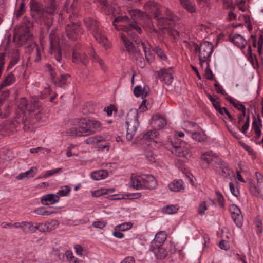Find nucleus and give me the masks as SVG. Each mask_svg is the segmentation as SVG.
Instances as JSON below:
<instances>
[{
  "mask_svg": "<svg viewBox=\"0 0 263 263\" xmlns=\"http://www.w3.org/2000/svg\"><path fill=\"white\" fill-rule=\"evenodd\" d=\"M131 15H134V21H130L126 16H118L115 18L112 24L117 30H122L124 33H120V39L122 41L125 50L130 54L133 55L136 61V64L139 67L143 68L145 66V61L141 53L140 49L138 45H136L134 41L129 37L133 34L132 30H135L138 33H141L142 30L135 22L136 18L146 17L147 15L143 12L136 9L130 13Z\"/></svg>",
  "mask_w": 263,
  "mask_h": 263,
  "instance_id": "obj_1",
  "label": "nucleus"
},
{
  "mask_svg": "<svg viewBox=\"0 0 263 263\" xmlns=\"http://www.w3.org/2000/svg\"><path fill=\"white\" fill-rule=\"evenodd\" d=\"M144 9L153 13L154 17L157 19L158 25L160 28L163 26L171 25L176 20L175 14L167 8H165V17L161 16L162 7L154 1L147 2L144 6Z\"/></svg>",
  "mask_w": 263,
  "mask_h": 263,
  "instance_id": "obj_2",
  "label": "nucleus"
},
{
  "mask_svg": "<svg viewBox=\"0 0 263 263\" xmlns=\"http://www.w3.org/2000/svg\"><path fill=\"white\" fill-rule=\"evenodd\" d=\"M84 25L88 31L95 40L104 47H108V40L105 37L100 27V23L96 20L90 17L84 20Z\"/></svg>",
  "mask_w": 263,
  "mask_h": 263,
  "instance_id": "obj_3",
  "label": "nucleus"
},
{
  "mask_svg": "<svg viewBox=\"0 0 263 263\" xmlns=\"http://www.w3.org/2000/svg\"><path fill=\"white\" fill-rule=\"evenodd\" d=\"M130 184L133 188L140 189H154L157 185L155 177L149 174H141L137 176H131Z\"/></svg>",
  "mask_w": 263,
  "mask_h": 263,
  "instance_id": "obj_4",
  "label": "nucleus"
},
{
  "mask_svg": "<svg viewBox=\"0 0 263 263\" xmlns=\"http://www.w3.org/2000/svg\"><path fill=\"white\" fill-rule=\"evenodd\" d=\"M22 123L15 119L13 121H6L0 125V134L3 135H9L13 130H18V127L22 126L25 131L31 129V121L27 118L22 119Z\"/></svg>",
  "mask_w": 263,
  "mask_h": 263,
  "instance_id": "obj_5",
  "label": "nucleus"
},
{
  "mask_svg": "<svg viewBox=\"0 0 263 263\" xmlns=\"http://www.w3.org/2000/svg\"><path fill=\"white\" fill-rule=\"evenodd\" d=\"M138 117V110L135 109H130L127 114L126 121V138L128 141H130L134 138L139 125Z\"/></svg>",
  "mask_w": 263,
  "mask_h": 263,
  "instance_id": "obj_6",
  "label": "nucleus"
},
{
  "mask_svg": "<svg viewBox=\"0 0 263 263\" xmlns=\"http://www.w3.org/2000/svg\"><path fill=\"white\" fill-rule=\"evenodd\" d=\"M88 119L82 118L79 120L77 126L69 128L67 133L71 136H87L91 135Z\"/></svg>",
  "mask_w": 263,
  "mask_h": 263,
  "instance_id": "obj_7",
  "label": "nucleus"
},
{
  "mask_svg": "<svg viewBox=\"0 0 263 263\" xmlns=\"http://www.w3.org/2000/svg\"><path fill=\"white\" fill-rule=\"evenodd\" d=\"M195 46V50L196 52H198L200 63L207 62L209 66L210 58L214 50L213 44L210 42L205 41L202 42L200 46L197 44Z\"/></svg>",
  "mask_w": 263,
  "mask_h": 263,
  "instance_id": "obj_8",
  "label": "nucleus"
},
{
  "mask_svg": "<svg viewBox=\"0 0 263 263\" xmlns=\"http://www.w3.org/2000/svg\"><path fill=\"white\" fill-rule=\"evenodd\" d=\"M83 29L78 22H71L66 27L67 36L71 40L77 39L83 34Z\"/></svg>",
  "mask_w": 263,
  "mask_h": 263,
  "instance_id": "obj_9",
  "label": "nucleus"
},
{
  "mask_svg": "<svg viewBox=\"0 0 263 263\" xmlns=\"http://www.w3.org/2000/svg\"><path fill=\"white\" fill-rule=\"evenodd\" d=\"M72 61L76 63H80L84 66H86L89 62V59L86 53L80 50L79 44L76 45L73 48Z\"/></svg>",
  "mask_w": 263,
  "mask_h": 263,
  "instance_id": "obj_10",
  "label": "nucleus"
},
{
  "mask_svg": "<svg viewBox=\"0 0 263 263\" xmlns=\"http://www.w3.org/2000/svg\"><path fill=\"white\" fill-rule=\"evenodd\" d=\"M14 40L21 46L31 42L32 40V35L29 31L28 29L26 28L23 31H19L18 32L15 33Z\"/></svg>",
  "mask_w": 263,
  "mask_h": 263,
  "instance_id": "obj_11",
  "label": "nucleus"
},
{
  "mask_svg": "<svg viewBox=\"0 0 263 263\" xmlns=\"http://www.w3.org/2000/svg\"><path fill=\"white\" fill-rule=\"evenodd\" d=\"M214 170L221 176L229 178L232 174V171L230 169L228 165L221 159L220 162L214 166Z\"/></svg>",
  "mask_w": 263,
  "mask_h": 263,
  "instance_id": "obj_12",
  "label": "nucleus"
},
{
  "mask_svg": "<svg viewBox=\"0 0 263 263\" xmlns=\"http://www.w3.org/2000/svg\"><path fill=\"white\" fill-rule=\"evenodd\" d=\"M190 145H186L185 146H183L178 144H175L172 142V147L170 151L172 153L176 155L178 157H186L190 153Z\"/></svg>",
  "mask_w": 263,
  "mask_h": 263,
  "instance_id": "obj_13",
  "label": "nucleus"
},
{
  "mask_svg": "<svg viewBox=\"0 0 263 263\" xmlns=\"http://www.w3.org/2000/svg\"><path fill=\"white\" fill-rule=\"evenodd\" d=\"M78 9V0H67L65 3L64 10L69 13V17L73 21L71 13L74 16L77 14Z\"/></svg>",
  "mask_w": 263,
  "mask_h": 263,
  "instance_id": "obj_14",
  "label": "nucleus"
},
{
  "mask_svg": "<svg viewBox=\"0 0 263 263\" xmlns=\"http://www.w3.org/2000/svg\"><path fill=\"white\" fill-rule=\"evenodd\" d=\"M191 126L195 128L199 129V131L192 132V137L195 140L199 142H204L207 138V136L203 130L195 123H190Z\"/></svg>",
  "mask_w": 263,
  "mask_h": 263,
  "instance_id": "obj_15",
  "label": "nucleus"
},
{
  "mask_svg": "<svg viewBox=\"0 0 263 263\" xmlns=\"http://www.w3.org/2000/svg\"><path fill=\"white\" fill-rule=\"evenodd\" d=\"M90 3H95L98 2L106 9H107L114 16L118 14L120 11V7L115 3H112L110 5H108L106 0H88Z\"/></svg>",
  "mask_w": 263,
  "mask_h": 263,
  "instance_id": "obj_16",
  "label": "nucleus"
},
{
  "mask_svg": "<svg viewBox=\"0 0 263 263\" xmlns=\"http://www.w3.org/2000/svg\"><path fill=\"white\" fill-rule=\"evenodd\" d=\"M233 211L231 212V216L236 226L240 228L242 226L243 216L240 209L236 205L232 206Z\"/></svg>",
  "mask_w": 263,
  "mask_h": 263,
  "instance_id": "obj_17",
  "label": "nucleus"
},
{
  "mask_svg": "<svg viewBox=\"0 0 263 263\" xmlns=\"http://www.w3.org/2000/svg\"><path fill=\"white\" fill-rule=\"evenodd\" d=\"M135 45L139 46V48H142L145 53V57L146 60L149 62H151L154 60V56L151 51H149V49L147 50L146 44L141 42L139 39L135 37L134 36H132V39Z\"/></svg>",
  "mask_w": 263,
  "mask_h": 263,
  "instance_id": "obj_18",
  "label": "nucleus"
},
{
  "mask_svg": "<svg viewBox=\"0 0 263 263\" xmlns=\"http://www.w3.org/2000/svg\"><path fill=\"white\" fill-rule=\"evenodd\" d=\"M34 49H35L36 51V58L34 59V61L37 62L41 59L42 47L37 46L36 43L32 42V40L31 42H29L25 47V50L27 53L30 54Z\"/></svg>",
  "mask_w": 263,
  "mask_h": 263,
  "instance_id": "obj_19",
  "label": "nucleus"
},
{
  "mask_svg": "<svg viewBox=\"0 0 263 263\" xmlns=\"http://www.w3.org/2000/svg\"><path fill=\"white\" fill-rule=\"evenodd\" d=\"M200 158L208 165L209 164L210 162H213L214 163L215 165H216L217 163L220 162V160L221 159V158L215 155L211 151L206 152L202 154L201 155Z\"/></svg>",
  "mask_w": 263,
  "mask_h": 263,
  "instance_id": "obj_20",
  "label": "nucleus"
},
{
  "mask_svg": "<svg viewBox=\"0 0 263 263\" xmlns=\"http://www.w3.org/2000/svg\"><path fill=\"white\" fill-rule=\"evenodd\" d=\"M151 124L157 129H161L166 125V121L160 115L156 114L152 117Z\"/></svg>",
  "mask_w": 263,
  "mask_h": 263,
  "instance_id": "obj_21",
  "label": "nucleus"
},
{
  "mask_svg": "<svg viewBox=\"0 0 263 263\" xmlns=\"http://www.w3.org/2000/svg\"><path fill=\"white\" fill-rule=\"evenodd\" d=\"M157 78L162 79L166 84L170 85L173 80V76L168 69H161L157 72Z\"/></svg>",
  "mask_w": 263,
  "mask_h": 263,
  "instance_id": "obj_22",
  "label": "nucleus"
},
{
  "mask_svg": "<svg viewBox=\"0 0 263 263\" xmlns=\"http://www.w3.org/2000/svg\"><path fill=\"white\" fill-rule=\"evenodd\" d=\"M59 196L54 194H50L43 196L41 198V203L43 205H50L59 201Z\"/></svg>",
  "mask_w": 263,
  "mask_h": 263,
  "instance_id": "obj_23",
  "label": "nucleus"
},
{
  "mask_svg": "<svg viewBox=\"0 0 263 263\" xmlns=\"http://www.w3.org/2000/svg\"><path fill=\"white\" fill-rule=\"evenodd\" d=\"M89 54L91 61L93 63H98L100 66L101 69L103 71H105L106 69L105 64L103 60L97 54L93 48H91L90 49Z\"/></svg>",
  "mask_w": 263,
  "mask_h": 263,
  "instance_id": "obj_24",
  "label": "nucleus"
},
{
  "mask_svg": "<svg viewBox=\"0 0 263 263\" xmlns=\"http://www.w3.org/2000/svg\"><path fill=\"white\" fill-rule=\"evenodd\" d=\"M150 250L153 251L157 259H161L167 255L166 250L161 246L151 245Z\"/></svg>",
  "mask_w": 263,
  "mask_h": 263,
  "instance_id": "obj_25",
  "label": "nucleus"
},
{
  "mask_svg": "<svg viewBox=\"0 0 263 263\" xmlns=\"http://www.w3.org/2000/svg\"><path fill=\"white\" fill-rule=\"evenodd\" d=\"M70 76L67 73H61L53 82L55 86L65 88L69 83Z\"/></svg>",
  "mask_w": 263,
  "mask_h": 263,
  "instance_id": "obj_26",
  "label": "nucleus"
},
{
  "mask_svg": "<svg viewBox=\"0 0 263 263\" xmlns=\"http://www.w3.org/2000/svg\"><path fill=\"white\" fill-rule=\"evenodd\" d=\"M230 41L235 46L241 49L245 48L247 44V42L245 39L239 34H235L232 37L230 38Z\"/></svg>",
  "mask_w": 263,
  "mask_h": 263,
  "instance_id": "obj_27",
  "label": "nucleus"
},
{
  "mask_svg": "<svg viewBox=\"0 0 263 263\" xmlns=\"http://www.w3.org/2000/svg\"><path fill=\"white\" fill-rule=\"evenodd\" d=\"M16 81V79L12 72H9L6 76H4V80L0 84V92L5 87L10 86Z\"/></svg>",
  "mask_w": 263,
  "mask_h": 263,
  "instance_id": "obj_28",
  "label": "nucleus"
},
{
  "mask_svg": "<svg viewBox=\"0 0 263 263\" xmlns=\"http://www.w3.org/2000/svg\"><path fill=\"white\" fill-rule=\"evenodd\" d=\"M180 5L186 11L191 13L196 12L195 3L191 0H179Z\"/></svg>",
  "mask_w": 263,
  "mask_h": 263,
  "instance_id": "obj_29",
  "label": "nucleus"
},
{
  "mask_svg": "<svg viewBox=\"0 0 263 263\" xmlns=\"http://www.w3.org/2000/svg\"><path fill=\"white\" fill-rule=\"evenodd\" d=\"M167 237V234L165 231H160L158 232L151 242V245H158L159 246L165 241Z\"/></svg>",
  "mask_w": 263,
  "mask_h": 263,
  "instance_id": "obj_30",
  "label": "nucleus"
},
{
  "mask_svg": "<svg viewBox=\"0 0 263 263\" xmlns=\"http://www.w3.org/2000/svg\"><path fill=\"white\" fill-rule=\"evenodd\" d=\"M49 42L50 49H57L60 47L59 39L58 37L57 30H52L49 35Z\"/></svg>",
  "mask_w": 263,
  "mask_h": 263,
  "instance_id": "obj_31",
  "label": "nucleus"
},
{
  "mask_svg": "<svg viewBox=\"0 0 263 263\" xmlns=\"http://www.w3.org/2000/svg\"><path fill=\"white\" fill-rule=\"evenodd\" d=\"M250 191L252 195L259 197L263 200V185L260 184L256 186L251 183L250 185Z\"/></svg>",
  "mask_w": 263,
  "mask_h": 263,
  "instance_id": "obj_32",
  "label": "nucleus"
},
{
  "mask_svg": "<svg viewBox=\"0 0 263 263\" xmlns=\"http://www.w3.org/2000/svg\"><path fill=\"white\" fill-rule=\"evenodd\" d=\"M182 180H174L169 185V189L173 192H180L184 189Z\"/></svg>",
  "mask_w": 263,
  "mask_h": 263,
  "instance_id": "obj_33",
  "label": "nucleus"
},
{
  "mask_svg": "<svg viewBox=\"0 0 263 263\" xmlns=\"http://www.w3.org/2000/svg\"><path fill=\"white\" fill-rule=\"evenodd\" d=\"M89 126L91 129V135L94 134L96 132L100 131L102 129V124L101 123L93 119H88Z\"/></svg>",
  "mask_w": 263,
  "mask_h": 263,
  "instance_id": "obj_34",
  "label": "nucleus"
},
{
  "mask_svg": "<svg viewBox=\"0 0 263 263\" xmlns=\"http://www.w3.org/2000/svg\"><path fill=\"white\" fill-rule=\"evenodd\" d=\"M108 175L107 171L101 170L92 172L91 174V177L95 180H99L106 178Z\"/></svg>",
  "mask_w": 263,
  "mask_h": 263,
  "instance_id": "obj_35",
  "label": "nucleus"
},
{
  "mask_svg": "<svg viewBox=\"0 0 263 263\" xmlns=\"http://www.w3.org/2000/svg\"><path fill=\"white\" fill-rule=\"evenodd\" d=\"M41 106V103L35 99H31L28 103L27 111L34 112L38 110Z\"/></svg>",
  "mask_w": 263,
  "mask_h": 263,
  "instance_id": "obj_36",
  "label": "nucleus"
},
{
  "mask_svg": "<svg viewBox=\"0 0 263 263\" xmlns=\"http://www.w3.org/2000/svg\"><path fill=\"white\" fill-rule=\"evenodd\" d=\"M147 93L145 87L142 88L140 86H136L134 89V94L136 97L141 96L143 99L146 97Z\"/></svg>",
  "mask_w": 263,
  "mask_h": 263,
  "instance_id": "obj_37",
  "label": "nucleus"
},
{
  "mask_svg": "<svg viewBox=\"0 0 263 263\" xmlns=\"http://www.w3.org/2000/svg\"><path fill=\"white\" fill-rule=\"evenodd\" d=\"M18 108L23 112L25 113V110L27 111L28 103L25 98H21L18 101Z\"/></svg>",
  "mask_w": 263,
  "mask_h": 263,
  "instance_id": "obj_38",
  "label": "nucleus"
},
{
  "mask_svg": "<svg viewBox=\"0 0 263 263\" xmlns=\"http://www.w3.org/2000/svg\"><path fill=\"white\" fill-rule=\"evenodd\" d=\"M153 51L155 53L157 54V55L160 58V59L162 61H166L167 60V56L162 50L161 48H160L158 46L155 47L153 49Z\"/></svg>",
  "mask_w": 263,
  "mask_h": 263,
  "instance_id": "obj_39",
  "label": "nucleus"
},
{
  "mask_svg": "<svg viewBox=\"0 0 263 263\" xmlns=\"http://www.w3.org/2000/svg\"><path fill=\"white\" fill-rule=\"evenodd\" d=\"M163 212L167 214H173L176 213L178 208L174 205H170L163 208Z\"/></svg>",
  "mask_w": 263,
  "mask_h": 263,
  "instance_id": "obj_40",
  "label": "nucleus"
},
{
  "mask_svg": "<svg viewBox=\"0 0 263 263\" xmlns=\"http://www.w3.org/2000/svg\"><path fill=\"white\" fill-rule=\"evenodd\" d=\"M32 224L33 223L23 221V231L25 233H32L33 230V228H32Z\"/></svg>",
  "mask_w": 263,
  "mask_h": 263,
  "instance_id": "obj_41",
  "label": "nucleus"
},
{
  "mask_svg": "<svg viewBox=\"0 0 263 263\" xmlns=\"http://www.w3.org/2000/svg\"><path fill=\"white\" fill-rule=\"evenodd\" d=\"M46 70L49 73L50 78L53 83L55 81L57 78L56 74L51 65L49 64H47L46 66Z\"/></svg>",
  "mask_w": 263,
  "mask_h": 263,
  "instance_id": "obj_42",
  "label": "nucleus"
},
{
  "mask_svg": "<svg viewBox=\"0 0 263 263\" xmlns=\"http://www.w3.org/2000/svg\"><path fill=\"white\" fill-rule=\"evenodd\" d=\"M52 54L54 55V57L57 62L61 63L62 62V55L60 47L57 49H50Z\"/></svg>",
  "mask_w": 263,
  "mask_h": 263,
  "instance_id": "obj_43",
  "label": "nucleus"
},
{
  "mask_svg": "<svg viewBox=\"0 0 263 263\" xmlns=\"http://www.w3.org/2000/svg\"><path fill=\"white\" fill-rule=\"evenodd\" d=\"M133 224L131 222L123 223L116 227L115 230L118 229L119 231H124L129 230L132 228Z\"/></svg>",
  "mask_w": 263,
  "mask_h": 263,
  "instance_id": "obj_44",
  "label": "nucleus"
},
{
  "mask_svg": "<svg viewBox=\"0 0 263 263\" xmlns=\"http://www.w3.org/2000/svg\"><path fill=\"white\" fill-rule=\"evenodd\" d=\"M71 191V188L67 185L62 187L61 190L58 191L57 194L58 196H67L69 195Z\"/></svg>",
  "mask_w": 263,
  "mask_h": 263,
  "instance_id": "obj_45",
  "label": "nucleus"
},
{
  "mask_svg": "<svg viewBox=\"0 0 263 263\" xmlns=\"http://www.w3.org/2000/svg\"><path fill=\"white\" fill-rule=\"evenodd\" d=\"M30 10L34 14L39 13L40 11L39 4L33 0H31L30 1Z\"/></svg>",
  "mask_w": 263,
  "mask_h": 263,
  "instance_id": "obj_46",
  "label": "nucleus"
},
{
  "mask_svg": "<svg viewBox=\"0 0 263 263\" xmlns=\"http://www.w3.org/2000/svg\"><path fill=\"white\" fill-rule=\"evenodd\" d=\"M25 12V5L22 3L19 6V8L14 12V17L18 19L21 17Z\"/></svg>",
  "mask_w": 263,
  "mask_h": 263,
  "instance_id": "obj_47",
  "label": "nucleus"
},
{
  "mask_svg": "<svg viewBox=\"0 0 263 263\" xmlns=\"http://www.w3.org/2000/svg\"><path fill=\"white\" fill-rule=\"evenodd\" d=\"M37 168L36 167L33 166L31 167L29 170L25 172H23V173L26 178H31L35 176Z\"/></svg>",
  "mask_w": 263,
  "mask_h": 263,
  "instance_id": "obj_48",
  "label": "nucleus"
},
{
  "mask_svg": "<svg viewBox=\"0 0 263 263\" xmlns=\"http://www.w3.org/2000/svg\"><path fill=\"white\" fill-rule=\"evenodd\" d=\"M35 212L37 214L41 215H49L54 213L52 211L46 210L44 207L37 209Z\"/></svg>",
  "mask_w": 263,
  "mask_h": 263,
  "instance_id": "obj_49",
  "label": "nucleus"
},
{
  "mask_svg": "<svg viewBox=\"0 0 263 263\" xmlns=\"http://www.w3.org/2000/svg\"><path fill=\"white\" fill-rule=\"evenodd\" d=\"M59 172H62V168H58L52 169L51 170H48V171H46V173L43 175V177L44 178H46V177H47L49 176H53V175L57 174Z\"/></svg>",
  "mask_w": 263,
  "mask_h": 263,
  "instance_id": "obj_50",
  "label": "nucleus"
},
{
  "mask_svg": "<svg viewBox=\"0 0 263 263\" xmlns=\"http://www.w3.org/2000/svg\"><path fill=\"white\" fill-rule=\"evenodd\" d=\"M163 28H161V29H165L167 32L172 35L174 38H176L179 36V32L176 30L175 29L171 27H166V26H163Z\"/></svg>",
  "mask_w": 263,
  "mask_h": 263,
  "instance_id": "obj_51",
  "label": "nucleus"
},
{
  "mask_svg": "<svg viewBox=\"0 0 263 263\" xmlns=\"http://www.w3.org/2000/svg\"><path fill=\"white\" fill-rule=\"evenodd\" d=\"M250 125V116L249 115H247L246 121L242 126L241 128L240 129L239 127L238 128L243 134H245L246 131L248 129Z\"/></svg>",
  "mask_w": 263,
  "mask_h": 263,
  "instance_id": "obj_52",
  "label": "nucleus"
},
{
  "mask_svg": "<svg viewBox=\"0 0 263 263\" xmlns=\"http://www.w3.org/2000/svg\"><path fill=\"white\" fill-rule=\"evenodd\" d=\"M207 210V206L205 201L202 202L199 206L198 213L200 215H203L205 213V211Z\"/></svg>",
  "mask_w": 263,
  "mask_h": 263,
  "instance_id": "obj_53",
  "label": "nucleus"
},
{
  "mask_svg": "<svg viewBox=\"0 0 263 263\" xmlns=\"http://www.w3.org/2000/svg\"><path fill=\"white\" fill-rule=\"evenodd\" d=\"M65 255L70 263L77 262V259L73 256L72 253L71 251H67L65 253Z\"/></svg>",
  "mask_w": 263,
  "mask_h": 263,
  "instance_id": "obj_54",
  "label": "nucleus"
},
{
  "mask_svg": "<svg viewBox=\"0 0 263 263\" xmlns=\"http://www.w3.org/2000/svg\"><path fill=\"white\" fill-rule=\"evenodd\" d=\"M145 156L146 159L151 162L153 163L156 162L155 156L153 155L152 151H147L145 154Z\"/></svg>",
  "mask_w": 263,
  "mask_h": 263,
  "instance_id": "obj_55",
  "label": "nucleus"
},
{
  "mask_svg": "<svg viewBox=\"0 0 263 263\" xmlns=\"http://www.w3.org/2000/svg\"><path fill=\"white\" fill-rule=\"evenodd\" d=\"M156 136V132H153L152 130L148 131L145 133L143 138L145 139L152 140Z\"/></svg>",
  "mask_w": 263,
  "mask_h": 263,
  "instance_id": "obj_56",
  "label": "nucleus"
},
{
  "mask_svg": "<svg viewBox=\"0 0 263 263\" xmlns=\"http://www.w3.org/2000/svg\"><path fill=\"white\" fill-rule=\"evenodd\" d=\"M214 87L216 91L218 93H221L225 96H228L227 93L225 91L222 87L218 82H216L214 84Z\"/></svg>",
  "mask_w": 263,
  "mask_h": 263,
  "instance_id": "obj_57",
  "label": "nucleus"
},
{
  "mask_svg": "<svg viewBox=\"0 0 263 263\" xmlns=\"http://www.w3.org/2000/svg\"><path fill=\"white\" fill-rule=\"evenodd\" d=\"M198 5L200 7H209L210 6L211 2L210 0H197Z\"/></svg>",
  "mask_w": 263,
  "mask_h": 263,
  "instance_id": "obj_58",
  "label": "nucleus"
},
{
  "mask_svg": "<svg viewBox=\"0 0 263 263\" xmlns=\"http://www.w3.org/2000/svg\"><path fill=\"white\" fill-rule=\"evenodd\" d=\"M255 224L256 227L257 228V232L259 233H262V222L259 216H257L255 218Z\"/></svg>",
  "mask_w": 263,
  "mask_h": 263,
  "instance_id": "obj_59",
  "label": "nucleus"
},
{
  "mask_svg": "<svg viewBox=\"0 0 263 263\" xmlns=\"http://www.w3.org/2000/svg\"><path fill=\"white\" fill-rule=\"evenodd\" d=\"M108 193L105 192V189L95 191L92 192V196L95 197H98L103 195L107 194Z\"/></svg>",
  "mask_w": 263,
  "mask_h": 263,
  "instance_id": "obj_60",
  "label": "nucleus"
},
{
  "mask_svg": "<svg viewBox=\"0 0 263 263\" xmlns=\"http://www.w3.org/2000/svg\"><path fill=\"white\" fill-rule=\"evenodd\" d=\"M262 124H256V120L254 118V120L252 123V127L254 129V132L256 133L261 130V128H262Z\"/></svg>",
  "mask_w": 263,
  "mask_h": 263,
  "instance_id": "obj_61",
  "label": "nucleus"
},
{
  "mask_svg": "<svg viewBox=\"0 0 263 263\" xmlns=\"http://www.w3.org/2000/svg\"><path fill=\"white\" fill-rule=\"evenodd\" d=\"M223 5L225 8H230L232 9H234L235 8V6L231 0H223Z\"/></svg>",
  "mask_w": 263,
  "mask_h": 263,
  "instance_id": "obj_62",
  "label": "nucleus"
},
{
  "mask_svg": "<svg viewBox=\"0 0 263 263\" xmlns=\"http://www.w3.org/2000/svg\"><path fill=\"white\" fill-rule=\"evenodd\" d=\"M229 185L231 193L235 197H238L239 195L238 190L235 188L232 182H230Z\"/></svg>",
  "mask_w": 263,
  "mask_h": 263,
  "instance_id": "obj_63",
  "label": "nucleus"
},
{
  "mask_svg": "<svg viewBox=\"0 0 263 263\" xmlns=\"http://www.w3.org/2000/svg\"><path fill=\"white\" fill-rule=\"evenodd\" d=\"M141 194L140 193H131L125 195V198H128L129 199H137L141 197Z\"/></svg>",
  "mask_w": 263,
  "mask_h": 263,
  "instance_id": "obj_64",
  "label": "nucleus"
}]
</instances>
